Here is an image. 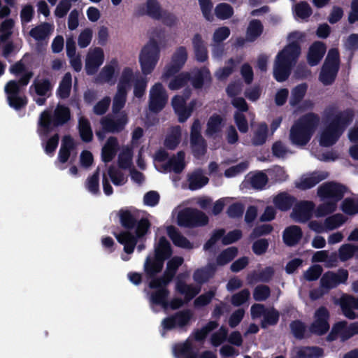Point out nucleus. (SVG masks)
<instances>
[{
  "instance_id": "dca6fc26",
  "label": "nucleus",
  "mask_w": 358,
  "mask_h": 358,
  "mask_svg": "<svg viewBox=\"0 0 358 358\" xmlns=\"http://www.w3.org/2000/svg\"><path fill=\"white\" fill-rule=\"evenodd\" d=\"M128 122L126 113H122L115 118L106 116L101 120L103 129L108 133H120L124 130Z\"/></svg>"
},
{
  "instance_id": "69168bd1",
  "label": "nucleus",
  "mask_w": 358,
  "mask_h": 358,
  "mask_svg": "<svg viewBox=\"0 0 358 358\" xmlns=\"http://www.w3.org/2000/svg\"><path fill=\"white\" fill-rule=\"evenodd\" d=\"M270 295L271 289L266 285H259L253 290V299L256 301H264Z\"/></svg>"
},
{
  "instance_id": "e433bc0d",
  "label": "nucleus",
  "mask_w": 358,
  "mask_h": 358,
  "mask_svg": "<svg viewBox=\"0 0 358 358\" xmlns=\"http://www.w3.org/2000/svg\"><path fill=\"white\" fill-rule=\"evenodd\" d=\"M72 87V77L71 74L68 72L64 74L62 80L59 83V87L57 90V95L61 99H67L71 94Z\"/></svg>"
},
{
  "instance_id": "680f3d73",
  "label": "nucleus",
  "mask_w": 358,
  "mask_h": 358,
  "mask_svg": "<svg viewBox=\"0 0 358 358\" xmlns=\"http://www.w3.org/2000/svg\"><path fill=\"white\" fill-rule=\"evenodd\" d=\"M181 134L180 128L178 127L170 135H168L164 142V146L171 150H175L180 142Z\"/></svg>"
},
{
  "instance_id": "5fc2aeb1",
  "label": "nucleus",
  "mask_w": 358,
  "mask_h": 358,
  "mask_svg": "<svg viewBox=\"0 0 358 358\" xmlns=\"http://www.w3.org/2000/svg\"><path fill=\"white\" fill-rule=\"evenodd\" d=\"M133 151L129 148H124L118 155L117 164L122 169H129L132 164Z\"/></svg>"
},
{
  "instance_id": "2eb2a0df",
  "label": "nucleus",
  "mask_w": 358,
  "mask_h": 358,
  "mask_svg": "<svg viewBox=\"0 0 358 358\" xmlns=\"http://www.w3.org/2000/svg\"><path fill=\"white\" fill-rule=\"evenodd\" d=\"M315 205L309 201H301L295 204L291 217L299 223H306L312 217Z\"/></svg>"
},
{
  "instance_id": "6e6d98bb",
  "label": "nucleus",
  "mask_w": 358,
  "mask_h": 358,
  "mask_svg": "<svg viewBox=\"0 0 358 358\" xmlns=\"http://www.w3.org/2000/svg\"><path fill=\"white\" fill-rule=\"evenodd\" d=\"M358 252V246L350 243L342 245L338 250V257L341 262H346Z\"/></svg>"
},
{
  "instance_id": "a18cd8bd",
  "label": "nucleus",
  "mask_w": 358,
  "mask_h": 358,
  "mask_svg": "<svg viewBox=\"0 0 358 358\" xmlns=\"http://www.w3.org/2000/svg\"><path fill=\"white\" fill-rule=\"evenodd\" d=\"M268 136V126L265 122L260 123L255 131L254 132L252 138V145L255 146H259L264 144L266 141Z\"/></svg>"
},
{
  "instance_id": "c9c22d12",
  "label": "nucleus",
  "mask_w": 358,
  "mask_h": 358,
  "mask_svg": "<svg viewBox=\"0 0 358 358\" xmlns=\"http://www.w3.org/2000/svg\"><path fill=\"white\" fill-rule=\"evenodd\" d=\"M215 272V268L213 266L197 268L193 273V279L197 284L201 285L213 278Z\"/></svg>"
},
{
  "instance_id": "f3484780",
  "label": "nucleus",
  "mask_w": 358,
  "mask_h": 358,
  "mask_svg": "<svg viewBox=\"0 0 358 358\" xmlns=\"http://www.w3.org/2000/svg\"><path fill=\"white\" fill-rule=\"evenodd\" d=\"M104 61L103 50L99 47L90 52L85 59V71L88 76L94 75Z\"/></svg>"
},
{
  "instance_id": "0e129e2a",
  "label": "nucleus",
  "mask_w": 358,
  "mask_h": 358,
  "mask_svg": "<svg viewBox=\"0 0 358 358\" xmlns=\"http://www.w3.org/2000/svg\"><path fill=\"white\" fill-rule=\"evenodd\" d=\"M227 336L228 329L225 326H221L217 331L211 335L210 343L214 347H218L227 340Z\"/></svg>"
},
{
  "instance_id": "ea45409f",
  "label": "nucleus",
  "mask_w": 358,
  "mask_h": 358,
  "mask_svg": "<svg viewBox=\"0 0 358 358\" xmlns=\"http://www.w3.org/2000/svg\"><path fill=\"white\" fill-rule=\"evenodd\" d=\"M209 179L203 176L201 171L192 173L188 177L189 188L194 191L197 190L208 183Z\"/></svg>"
},
{
  "instance_id": "4be33fe9",
  "label": "nucleus",
  "mask_w": 358,
  "mask_h": 358,
  "mask_svg": "<svg viewBox=\"0 0 358 358\" xmlns=\"http://www.w3.org/2000/svg\"><path fill=\"white\" fill-rule=\"evenodd\" d=\"M340 306L343 315L347 318L354 320L357 317L353 309L358 310V298L351 295L343 296L341 299Z\"/></svg>"
},
{
  "instance_id": "09e8293b",
  "label": "nucleus",
  "mask_w": 358,
  "mask_h": 358,
  "mask_svg": "<svg viewBox=\"0 0 358 358\" xmlns=\"http://www.w3.org/2000/svg\"><path fill=\"white\" fill-rule=\"evenodd\" d=\"M214 13L217 19L225 20L231 18L234 13V8L227 3H220L216 5Z\"/></svg>"
},
{
  "instance_id": "a19ab883",
  "label": "nucleus",
  "mask_w": 358,
  "mask_h": 358,
  "mask_svg": "<svg viewBox=\"0 0 358 358\" xmlns=\"http://www.w3.org/2000/svg\"><path fill=\"white\" fill-rule=\"evenodd\" d=\"M296 355L298 358H320L324 355V349L318 346H304Z\"/></svg>"
},
{
  "instance_id": "f03ea898",
  "label": "nucleus",
  "mask_w": 358,
  "mask_h": 358,
  "mask_svg": "<svg viewBox=\"0 0 358 358\" xmlns=\"http://www.w3.org/2000/svg\"><path fill=\"white\" fill-rule=\"evenodd\" d=\"M301 52L299 43L292 41L278 53L273 65V77L275 80L282 83L288 79Z\"/></svg>"
},
{
  "instance_id": "052dcab7",
  "label": "nucleus",
  "mask_w": 358,
  "mask_h": 358,
  "mask_svg": "<svg viewBox=\"0 0 358 358\" xmlns=\"http://www.w3.org/2000/svg\"><path fill=\"white\" fill-rule=\"evenodd\" d=\"M150 279L148 286L150 289L158 290V289H168V285L171 280L164 274L160 277H148Z\"/></svg>"
},
{
  "instance_id": "a878e982",
  "label": "nucleus",
  "mask_w": 358,
  "mask_h": 358,
  "mask_svg": "<svg viewBox=\"0 0 358 358\" xmlns=\"http://www.w3.org/2000/svg\"><path fill=\"white\" fill-rule=\"evenodd\" d=\"M326 52V46L324 43L317 41L313 43L308 50L307 60L308 64L313 66L317 65Z\"/></svg>"
},
{
  "instance_id": "2f4dec72",
  "label": "nucleus",
  "mask_w": 358,
  "mask_h": 358,
  "mask_svg": "<svg viewBox=\"0 0 358 358\" xmlns=\"http://www.w3.org/2000/svg\"><path fill=\"white\" fill-rule=\"evenodd\" d=\"M118 66L116 59H111L109 64L104 66L98 76L96 80L101 83H110L115 76V68Z\"/></svg>"
},
{
  "instance_id": "cd10ccee",
  "label": "nucleus",
  "mask_w": 358,
  "mask_h": 358,
  "mask_svg": "<svg viewBox=\"0 0 358 358\" xmlns=\"http://www.w3.org/2000/svg\"><path fill=\"white\" fill-rule=\"evenodd\" d=\"M159 256L155 255L154 258L147 257L144 264V270L147 277H155L162 271L165 260Z\"/></svg>"
},
{
  "instance_id": "f8f14e48",
  "label": "nucleus",
  "mask_w": 358,
  "mask_h": 358,
  "mask_svg": "<svg viewBox=\"0 0 358 358\" xmlns=\"http://www.w3.org/2000/svg\"><path fill=\"white\" fill-rule=\"evenodd\" d=\"M168 96L161 83H155L150 91L149 110L154 113H159L166 106Z\"/></svg>"
},
{
  "instance_id": "4468645a",
  "label": "nucleus",
  "mask_w": 358,
  "mask_h": 358,
  "mask_svg": "<svg viewBox=\"0 0 358 358\" xmlns=\"http://www.w3.org/2000/svg\"><path fill=\"white\" fill-rule=\"evenodd\" d=\"M187 57L186 48L178 47L171 57V63L165 67L162 77L169 78L178 73L186 63Z\"/></svg>"
},
{
  "instance_id": "338daca9",
  "label": "nucleus",
  "mask_w": 358,
  "mask_h": 358,
  "mask_svg": "<svg viewBox=\"0 0 358 358\" xmlns=\"http://www.w3.org/2000/svg\"><path fill=\"white\" fill-rule=\"evenodd\" d=\"M334 276V273L327 271L320 278V287L327 291L330 290L338 286Z\"/></svg>"
},
{
  "instance_id": "58836bf2",
  "label": "nucleus",
  "mask_w": 358,
  "mask_h": 358,
  "mask_svg": "<svg viewBox=\"0 0 358 358\" xmlns=\"http://www.w3.org/2000/svg\"><path fill=\"white\" fill-rule=\"evenodd\" d=\"M78 131L81 140L83 142L89 143L93 139V132L89 120L81 117L78 120Z\"/></svg>"
},
{
  "instance_id": "39448f33",
  "label": "nucleus",
  "mask_w": 358,
  "mask_h": 358,
  "mask_svg": "<svg viewBox=\"0 0 358 358\" xmlns=\"http://www.w3.org/2000/svg\"><path fill=\"white\" fill-rule=\"evenodd\" d=\"M320 122V117L314 113L302 115L292 126L289 139L293 145L304 146L310 141L315 129Z\"/></svg>"
},
{
  "instance_id": "13d9d810",
  "label": "nucleus",
  "mask_w": 358,
  "mask_h": 358,
  "mask_svg": "<svg viewBox=\"0 0 358 358\" xmlns=\"http://www.w3.org/2000/svg\"><path fill=\"white\" fill-rule=\"evenodd\" d=\"M279 312L275 308L268 310L264 315V318L261 322V327L262 329H266L268 326L277 324L279 321Z\"/></svg>"
},
{
  "instance_id": "473e14b6",
  "label": "nucleus",
  "mask_w": 358,
  "mask_h": 358,
  "mask_svg": "<svg viewBox=\"0 0 358 358\" xmlns=\"http://www.w3.org/2000/svg\"><path fill=\"white\" fill-rule=\"evenodd\" d=\"M185 152L179 151L177 153V157H172L167 163L164 166L166 170L173 171L175 173H180L185 169Z\"/></svg>"
},
{
  "instance_id": "423d86ee",
  "label": "nucleus",
  "mask_w": 358,
  "mask_h": 358,
  "mask_svg": "<svg viewBox=\"0 0 358 358\" xmlns=\"http://www.w3.org/2000/svg\"><path fill=\"white\" fill-rule=\"evenodd\" d=\"M34 76L33 72L23 75L18 80H9L4 87L8 105L16 110H21L27 104V98L20 96L21 87H26Z\"/></svg>"
},
{
  "instance_id": "7ed1b4c3",
  "label": "nucleus",
  "mask_w": 358,
  "mask_h": 358,
  "mask_svg": "<svg viewBox=\"0 0 358 358\" xmlns=\"http://www.w3.org/2000/svg\"><path fill=\"white\" fill-rule=\"evenodd\" d=\"M354 117V111L351 108H347L338 113L322 131L320 138V145L328 148L336 144L348 127L352 122Z\"/></svg>"
},
{
  "instance_id": "3c124183",
  "label": "nucleus",
  "mask_w": 358,
  "mask_h": 358,
  "mask_svg": "<svg viewBox=\"0 0 358 358\" xmlns=\"http://www.w3.org/2000/svg\"><path fill=\"white\" fill-rule=\"evenodd\" d=\"M238 255V249L236 247H229L222 251L217 257V265L224 266L231 262Z\"/></svg>"
},
{
  "instance_id": "bf43d9fd",
  "label": "nucleus",
  "mask_w": 358,
  "mask_h": 358,
  "mask_svg": "<svg viewBox=\"0 0 358 358\" xmlns=\"http://www.w3.org/2000/svg\"><path fill=\"white\" fill-rule=\"evenodd\" d=\"M15 22L12 18L4 20L0 25V41L6 42L12 35V30L14 27Z\"/></svg>"
},
{
  "instance_id": "9b49d317",
  "label": "nucleus",
  "mask_w": 358,
  "mask_h": 358,
  "mask_svg": "<svg viewBox=\"0 0 358 358\" xmlns=\"http://www.w3.org/2000/svg\"><path fill=\"white\" fill-rule=\"evenodd\" d=\"M330 314L325 306L319 307L314 313V320L309 327L310 331L317 336H323L329 330Z\"/></svg>"
},
{
  "instance_id": "bb28decb",
  "label": "nucleus",
  "mask_w": 358,
  "mask_h": 358,
  "mask_svg": "<svg viewBox=\"0 0 358 358\" xmlns=\"http://www.w3.org/2000/svg\"><path fill=\"white\" fill-rule=\"evenodd\" d=\"M32 90L39 96L49 97L51 95L52 85L48 78H36L29 87L30 94H31Z\"/></svg>"
},
{
  "instance_id": "603ef678",
  "label": "nucleus",
  "mask_w": 358,
  "mask_h": 358,
  "mask_svg": "<svg viewBox=\"0 0 358 358\" xmlns=\"http://www.w3.org/2000/svg\"><path fill=\"white\" fill-rule=\"evenodd\" d=\"M50 24L47 22H44L32 28L29 31V35L36 41H43L48 37L50 34Z\"/></svg>"
},
{
  "instance_id": "1a4fd4ad",
  "label": "nucleus",
  "mask_w": 358,
  "mask_h": 358,
  "mask_svg": "<svg viewBox=\"0 0 358 358\" xmlns=\"http://www.w3.org/2000/svg\"><path fill=\"white\" fill-rule=\"evenodd\" d=\"M208 217L196 208H187L178 215V224L180 227H203L208 224Z\"/></svg>"
},
{
  "instance_id": "f257e3e1",
  "label": "nucleus",
  "mask_w": 358,
  "mask_h": 358,
  "mask_svg": "<svg viewBox=\"0 0 358 358\" xmlns=\"http://www.w3.org/2000/svg\"><path fill=\"white\" fill-rule=\"evenodd\" d=\"M120 224L124 230L112 232L117 242L124 246L127 254H131L139 240L149 231L151 223L148 218L138 220L136 214L127 208H121L117 213Z\"/></svg>"
},
{
  "instance_id": "49530a36",
  "label": "nucleus",
  "mask_w": 358,
  "mask_h": 358,
  "mask_svg": "<svg viewBox=\"0 0 358 358\" xmlns=\"http://www.w3.org/2000/svg\"><path fill=\"white\" fill-rule=\"evenodd\" d=\"M184 259L182 257L175 256L167 262L166 268L164 273L172 281L178 268L183 264Z\"/></svg>"
},
{
  "instance_id": "e2e57ef3",
  "label": "nucleus",
  "mask_w": 358,
  "mask_h": 358,
  "mask_svg": "<svg viewBox=\"0 0 358 358\" xmlns=\"http://www.w3.org/2000/svg\"><path fill=\"white\" fill-rule=\"evenodd\" d=\"M345 221L346 218L344 215L338 213L326 218L324 220V225L326 229L333 230L341 226L345 222Z\"/></svg>"
},
{
  "instance_id": "a211bd4d",
  "label": "nucleus",
  "mask_w": 358,
  "mask_h": 358,
  "mask_svg": "<svg viewBox=\"0 0 358 358\" xmlns=\"http://www.w3.org/2000/svg\"><path fill=\"white\" fill-rule=\"evenodd\" d=\"M187 273H180L176 277V289L180 294H184L186 301H190L194 298L201 291V287H194L192 285H187L185 279Z\"/></svg>"
},
{
  "instance_id": "9d476101",
  "label": "nucleus",
  "mask_w": 358,
  "mask_h": 358,
  "mask_svg": "<svg viewBox=\"0 0 358 358\" xmlns=\"http://www.w3.org/2000/svg\"><path fill=\"white\" fill-rule=\"evenodd\" d=\"M347 190V187L336 182H327L317 189V194L322 199H329L330 202L337 203L341 201Z\"/></svg>"
},
{
  "instance_id": "864d4df0",
  "label": "nucleus",
  "mask_w": 358,
  "mask_h": 358,
  "mask_svg": "<svg viewBox=\"0 0 358 358\" xmlns=\"http://www.w3.org/2000/svg\"><path fill=\"white\" fill-rule=\"evenodd\" d=\"M196 106V100L192 99L188 105H185L181 108L178 109L175 113L178 115V122L180 123L185 122L188 118L192 115L193 111Z\"/></svg>"
},
{
  "instance_id": "c03bdc74",
  "label": "nucleus",
  "mask_w": 358,
  "mask_h": 358,
  "mask_svg": "<svg viewBox=\"0 0 358 358\" xmlns=\"http://www.w3.org/2000/svg\"><path fill=\"white\" fill-rule=\"evenodd\" d=\"M172 249L169 241L164 236L159 238L158 245L155 248V255L164 260L168 259L172 255Z\"/></svg>"
},
{
  "instance_id": "ddd939ff",
  "label": "nucleus",
  "mask_w": 358,
  "mask_h": 358,
  "mask_svg": "<svg viewBox=\"0 0 358 358\" xmlns=\"http://www.w3.org/2000/svg\"><path fill=\"white\" fill-rule=\"evenodd\" d=\"M192 316L193 314L189 309L180 310L165 317L162 322V325L166 331H170L177 327L182 329L189 324Z\"/></svg>"
},
{
  "instance_id": "79ce46f5",
  "label": "nucleus",
  "mask_w": 358,
  "mask_h": 358,
  "mask_svg": "<svg viewBox=\"0 0 358 358\" xmlns=\"http://www.w3.org/2000/svg\"><path fill=\"white\" fill-rule=\"evenodd\" d=\"M264 26L259 20H252L247 29V38L250 41H255L263 33Z\"/></svg>"
},
{
  "instance_id": "8fccbe9b",
  "label": "nucleus",
  "mask_w": 358,
  "mask_h": 358,
  "mask_svg": "<svg viewBox=\"0 0 358 358\" xmlns=\"http://www.w3.org/2000/svg\"><path fill=\"white\" fill-rule=\"evenodd\" d=\"M222 121L223 119L220 115L214 114L210 117L207 122L206 135L212 136L219 133L221 131Z\"/></svg>"
},
{
  "instance_id": "4c0bfd02",
  "label": "nucleus",
  "mask_w": 358,
  "mask_h": 358,
  "mask_svg": "<svg viewBox=\"0 0 358 358\" xmlns=\"http://www.w3.org/2000/svg\"><path fill=\"white\" fill-rule=\"evenodd\" d=\"M170 294L169 289H158L152 292L150 295V303L154 305L162 306L163 308H168V298Z\"/></svg>"
},
{
  "instance_id": "0eeeda50",
  "label": "nucleus",
  "mask_w": 358,
  "mask_h": 358,
  "mask_svg": "<svg viewBox=\"0 0 358 358\" xmlns=\"http://www.w3.org/2000/svg\"><path fill=\"white\" fill-rule=\"evenodd\" d=\"M341 64L340 53L337 48H331L328 51L322 66L319 80L325 86L332 85L337 77Z\"/></svg>"
},
{
  "instance_id": "c756f323",
  "label": "nucleus",
  "mask_w": 358,
  "mask_h": 358,
  "mask_svg": "<svg viewBox=\"0 0 358 358\" xmlns=\"http://www.w3.org/2000/svg\"><path fill=\"white\" fill-rule=\"evenodd\" d=\"M296 199L287 192L279 193L273 198V204L281 211L289 210L296 203Z\"/></svg>"
},
{
  "instance_id": "72a5a7b5",
  "label": "nucleus",
  "mask_w": 358,
  "mask_h": 358,
  "mask_svg": "<svg viewBox=\"0 0 358 358\" xmlns=\"http://www.w3.org/2000/svg\"><path fill=\"white\" fill-rule=\"evenodd\" d=\"M190 144L193 155L196 158L199 159L206 154L207 150V144L201 134L190 136Z\"/></svg>"
},
{
  "instance_id": "7c9ffc66",
  "label": "nucleus",
  "mask_w": 358,
  "mask_h": 358,
  "mask_svg": "<svg viewBox=\"0 0 358 358\" xmlns=\"http://www.w3.org/2000/svg\"><path fill=\"white\" fill-rule=\"evenodd\" d=\"M327 177L328 173L326 172H315L310 174V176L306 177L305 178H302L300 182L297 183L296 186L297 188L302 190L309 189L315 187L316 185H317L323 180L326 179Z\"/></svg>"
},
{
  "instance_id": "4d7b16f0",
  "label": "nucleus",
  "mask_w": 358,
  "mask_h": 358,
  "mask_svg": "<svg viewBox=\"0 0 358 358\" xmlns=\"http://www.w3.org/2000/svg\"><path fill=\"white\" fill-rule=\"evenodd\" d=\"M308 85L306 83H302L296 85L292 91V96L289 100V103L292 106L299 104L304 97Z\"/></svg>"
},
{
  "instance_id": "37998d69",
  "label": "nucleus",
  "mask_w": 358,
  "mask_h": 358,
  "mask_svg": "<svg viewBox=\"0 0 358 358\" xmlns=\"http://www.w3.org/2000/svg\"><path fill=\"white\" fill-rule=\"evenodd\" d=\"M170 80L168 87L171 90H178L185 87L191 78L189 72H181Z\"/></svg>"
},
{
  "instance_id": "20e7f679",
  "label": "nucleus",
  "mask_w": 358,
  "mask_h": 358,
  "mask_svg": "<svg viewBox=\"0 0 358 358\" xmlns=\"http://www.w3.org/2000/svg\"><path fill=\"white\" fill-rule=\"evenodd\" d=\"M70 119V109L64 105H58L53 113L45 110L40 115L37 133L40 138L43 140L48 138L56 128L66 124Z\"/></svg>"
},
{
  "instance_id": "393cba45",
  "label": "nucleus",
  "mask_w": 358,
  "mask_h": 358,
  "mask_svg": "<svg viewBox=\"0 0 358 358\" xmlns=\"http://www.w3.org/2000/svg\"><path fill=\"white\" fill-rule=\"evenodd\" d=\"M119 150L117 138L115 136H110L101 150V159L105 163L110 162L116 156Z\"/></svg>"
},
{
  "instance_id": "6e6552de",
  "label": "nucleus",
  "mask_w": 358,
  "mask_h": 358,
  "mask_svg": "<svg viewBox=\"0 0 358 358\" xmlns=\"http://www.w3.org/2000/svg\"><path fill=\"white\" fill-rule=\"evenodd\" d=\"M160 57V48L157 41L150 38L143 47L139 55V63L143 75L150 74L155 69Z\"/></svg>"
},
{
  "instance_id": "b1692460",
  "label": "nucleus",
  "mask_w": 358,
  "mask_h": 358,
  "mask_svg": "<svg viewBox=\"0 0 358 358\" xmlns=\"http://www.w3.org/2000/svg\"><path fill=\"white\" fill-rule=\"evenodd\" d=\"M303 236V232L299 226L291 225L285 228L282 234L285 244L292 247L297 245Z\"/></svg>"
},
{
  "instance_id": "aec40b11",
  "label": "nucleus",
  "mask_w": 358,
  "mask_h": 358,
  "mask_svg": "<svg viewBox=\"0 0 358 358\" xmlns=\"http://www.w3.org/2000/svg\"><path fill=\"white\" fill-rule=\"evenodd\" d=\"M173 352L176 358H199L198 351L194 349L192 341L189 339L175 344Z\"/></svg>"
},
{
  "instance_id": "c85d7f7f",
  "label": "nucleus",
  "mask_w": 358,
  "mask_h": 358,
  "mask_svg": "<svg viewBox=\"0 0 358 358\" xmlns=\"http://www.w3.org/2000/svg\"><path fill=\"white\" fill-rule=\"evenodd\" d=\"M167 234L176 246L185 249L192 248L191 242L182 235L174 226L171 225L167 227Z\"/></svg>"
},
{
  "instance_id": "de8ad7c7",
  "label": "nucleus",
  "mask_w": 358,
  "mask_h": 358,
  "mask_svg": "<svg viewBox=\"0 0 358 358\" xmlns=\"http://www.w3.org/2000/svg\"><path fill=\"white\" fill-rule=\"evenodd\" d=\"M127 90L118 87L113 98L112 110L114 113H119L124 107L127 101Z\"/></svg>"
},
{
  "instance_id": "5701e85b",
  "label": "nucleus",
  "mask_w": 358,
  "mask_h": 358,
  "mask_svg": "<svg viewBox=\"0 0 358 358\" xmlns=\"http://www.w3.org/2000/svg\"><path fill=\"white\" fill-rule=\"evenodd\" d=\"M192 46L196 61L205 62L208 59V52L206 44L200 34H195L192 38Z\"/></svg>"
},
{
  "instance_id": "774afa93",
  "label": "nucleus",
  "mask_w": 358,
  "mask_h": 358,
  "mask_svg": "<svg viewBox=\"0 0 358 358\" xmlns=\"http://www.w3.org/2000/svg\"><path fill=\"white\" fill-rule=\"evenodd\" d=\"M342 210L347 215H353L358 213V201L351 198L345 199L341 204Z\"/></svg>"
},
{
  "instance_id": "412c9836",
  "label": "nucleus",
  "mask_w": 358,
  "mask_h": 358,
  "mask_svg": "<svg viewBox=\"0 0 358 358\" xmlns=\"http://www.w3.org/2000/svg\"><path fill=\"white\" fill-rule=\"evenodd\" d=\"M163 10L157 0H147L145 7H139L137 13L139 16L148 15L152 19L159 20Z\"/></svg>"
},
{
  "instance_id": "6ab92c4d",
  "label": "nucleus",
  "mask_w": 358,
  "mask_h": 358,
  "mask_svg": "<svg viewBox=\"0 0 358 358\" xmlns=\"http://www.w3.org/2000/svg\"><path fill=\"white\" fill-rule=\"evenodd\" d=\"M189 81L192 87L196 90L201 89L205 84L210 85L212 82V77L209 69L203 66L192 71Z\"/></svg>"
},
{
  "instance_id": "f704fd0d",
  "label": "nucleus",
  "mask_w": 358,
  "mask_h": 358,
  "mask_svg": "<svg viewBox=\"0 0 358 358\" xmlns=\"http://www.w3.org/2000/svg\"><path fill=\"white\" fill-rule=\"evenodd\" d=\"M241 61L242 59L241 57L229 59L227 62V66L219 69L215 73V76L220 80L227 79L231 74H232Z\"/></svg>"
}]
</instances>
